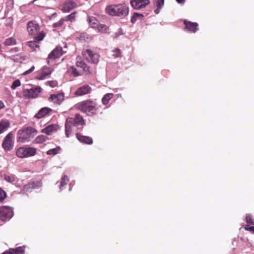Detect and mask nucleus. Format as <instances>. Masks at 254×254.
I'll use <instances>...</instances> for the list:
<instances>
[{"label": "nucleus", "mask_w": 254, "mask_h": 254, "mask_svg": "<svg viewBox=\"0 0 254 254\" xmlns=\"http://www.w3.org/2000/svg\"><path fill=\"white\" fill-rule=\"evenodd\" d=\"M83 117L80 114H76L73 118H68L65 123V134L68 137L72 132L77 130L78 127L82 128L85 125Z\"/></svg>", "instance_id": "f257e3e1"}, {"label": "nucleus", "mask_w": 254, "mask_h": 254, "mask_svg": "<svg viewBox=\"0 0 254 254\" xmlns=\"http://www.w3.org/2000/svg\"><path fill=\"white\" fill-rule=\"evenodd\" d=\"M75 108L78 111L85 113L88 116H93L97 114L98 108L97 103L88 99L78 102L75 105Z\"/></svg>", "instance_id": "f03ea898"}, {"label": "nucleus", "mask_w": 254, "mask_h": 254, "mask_svg": "<svg viewBox=\"0 0 254 254\" xmlns=\"http://www.w3.org/2000/svg\"><path fill=\"white\" fill-rule=\"evenodd\" d=\"M76 66H72L68 69V72L75 77L92 72L90 67L80 57L76 58Z\"/></svg>", "instance_id": "7ed1b4c3"}, {"label": "nucleus", "mask_w": 254, "mask_h": 254, "mask_svg": "<svg viewBox=\"0 0 254 254\" xmlns=\"http://www.w3.org/2000/svg\"><path fill=\"white\" fill-rule=\"evenodd\" d=\"M106 10L107 13L112 16L124 17L128 15V7L125 4H114L108 6Z\"/></svg>", "instance_id": "20e7f679"}, {"label": "nucleus", "mask_w": 254, "mask_h": 254, "mask_svg": "<svg viewBox=\"0 0 254 254\" xmlns=\"http://www.w3.org/2000/svg\"><path fill=\"white\" fill-rule=\"evenodd\" d=\"M37 133V131L35 128L28 127L18 131V141H29L31 138H33Z\"/></svg>", "instance_id": "39448f33"}, {"label": "nucleus", "mask_w": 254, "mask_h": 254, "mask_svg": "<svg viewBox=\"0 0 254 254\" xmlns=\"http://www.w3.org/2000/svg\"><path fill=\"white\" fill-rule=\"evenodd\" d=\"M36 149L32 147H20L17 151L16 154L19 158H23L29 157L35 155Z\"/></svg>", "instance_id": "423d86ee"}, {"label": "nucleus", "mask_w": 254, "mask_h": 254, "mask_svg": "<svg viewBox=\"0 0 254 254\" xmlns=\"http://www.w3.org/2000/svg\"><path fill=\"white\" fill-rule=\"evenodd\" d=\"M42 89L39 86H36L31 89H25L23 90V95L25 98L34 99L37 98L42 92Z\"/></svg>", "instance_id": "0eeeda50"}, {"label": "nucleus", "mask_w": 254, "mask_h": 254, "mask_svg": "<svg viewBox=\"0 0 254 254\" xmlns=\"http://www.w3.org/2000/svg\"><path fill=\"white\" fill-rule=\"evenodd\" d=\"M83 57L88 62L97 64L99 62V55L90 49H86L82 52Z\"/></svg>", "instance_id": "6e6552de"}, {"label": "nucleus", "mask_w": 254, "mask_h": 254, "mask_svg": "<svg viewBox=\"0 0 254 254\" xmlns=\"http://www.w3.org/2000/svg\"><path fill=\"white\" fill-rule=\"evenodd\" d=\"M13 212L11 208L3 206L0 207V220L6 221L13 216Z\"/></svg>", "instance_id": "1a4fd4ad"}, {"label": "nucleus", "mask_w": 254, "mask_h": 254, "mask_svg": "<svg viewBox=\"0 0 254 254\" xmlns=\"http://www.w3.org/2000/svg\"><path fill=\"white\" fill-rule=\"evenodd\" d=\"M27 29L30 35H37L41 31L40 27L36 21L31 20L27 24Z\"/></svg>", "instance_id": "9d476101"}, {"label": "nucleus", "mask_w": 254, "mask_h": 254, "mask_svg": "<svg viewBox=\"0 0 254 254\" xmlns=\"http://www.w3.org/2000/svg\"><path fill=\"white\" fill-rule=\"evenodd\" d=\"M45 36V33L43 31H41L37 35L34 37L35 40L34 41H28L26 43V45L33 50H35L36 48H39L40 46L37 43L42 41Z\"/></svg>", "instance_id": "9b49d317"}, {"label": "nucleus", "mask_w": 254, "mask_h": 254, "mask_svg": "<svg viewBox=\"0 0 254 254\" xmlns=\"http://www.w3.org/2000/svg\"><path fill=\"white\" fill-rule=\"evenodd\" d=\"M183 23L185 25L184 29L188 32L195 33L198 30V24L196 22H192L184 19Z\"/></svg>", "instance_id": "f8f14e48"}, {"label": "nucleus", "mask_w": 254, "mask_h": 254, "mask_svg": "<svg viewBox=\"0 0 254 254\" xmlns=\"http://www.w3.org/2000/svg\"><path fill=\"white\" fill-rule=\"evenodd\" d=\"M64 54L62 47H56L49 55L48 57V63L49 64L50 60H55L60 58Z\"/></svg>", "instance_id": "ddd939ff"}, {"label": "nucleus", "mask_w": 254, "mask_h": 254, "mask_svg": "<svg viewBox=\"0 0 254 254\" xmlns=\"http://www.w3.org/2000/svg\"><path fill=\"white\" fill-rule=\"evenodd\" d=\"M92 88L88 84H84L77 88L74 92V95L75 96H82L91 93Z\"/></svg>", "instance_id": "4468645a"}, {"label": "nucleus", "mask_w": 254, "mask_h": 254, "mask_svg": "<svg viewBox=\"0 0 254 254\" xmlns=\"http://www.w3.org/2000/svg\"><path fill=\"white\" fill-rule=\"evenodd\" d=\"M130 4L132 8L139 9L145 7L150 3L149 0H131Z\"/></svg>", "instance_id": "2eb2a0df"}, {"label": "nucleus", "mask_w": 254, "mask_h": 254, "mask_svg": "<svg viewBox=\"0 0 254 254\" xmlns=\"http://www.w3.org/2000/svg\"><path fill=\"white\" fill-rule=\"evenodd\" d=\"M77 6L76 3L72 0H66L62 5V10L64 12H69Z\"/></svg>", "instance_id": "dca6fc26"}, {"label": "nucleus", "mask_w": 254, "mask_h": 254, "mask_svg": "<svg viewBox=\"0 0 254 254\" xmlns=\"http://www.w3.org/2000/svg\"><path fill=\"white\" fill-rule=\"evenodd\" d=\"M64 99V94L60 93L57 94H52L49 98V101L56 104H60Z\"/></svg>", "instance_id": "f3484780"}, {"label": "nucleus", "mask_w": 254, "mask_h": 254, "mask_svg": "<svg viewBox=\"0 0 254 254\" xmlns=\"http://www.w3.org/2000/svg\"><path fill=\"white\" fill-rule=\"evenodd\" d=\"M52 72V69L50 67L44 66L43 67L39 74L36 76V78L38 80H43L46 77L50 75Z\"/></svg>", "instance_id": "a211bd4d"}, {"label": "nucleus", "mask_w": 254, "mask_h": 254, "mask_svg": "<svg viewBox=\"0 0 254 254\" xmlns=\"http://www.w3.org/2000/svg\"><path fill=\"white\" fill-rule=\"evenodd\" d=\"M52 111V109L48 107L41 108L38 112L35 114L34 117L38 119H40L49 115Z\"/></svg>", "instance_id": "6ab92c4d"}, {"label": "nucleus", "mask_w": 254, "mask_h": 254, "mask_svg": "<svg viewBox=\"0 0 254 254\" xmlns=\"http://www.w3.org/2000/svg\"><path fill=\"white\" fill-rule=\"evenodd\" d=\"M59 129V126L57 124H52L48 126L42 130V132L47 135H51L53 133L57 131Z\"/></svg>", "instance_id": "aec40b11"}, {"label": "nucleus", "mask_w": 254, "mask_h": 254, "mask_svg": "<svg viewBox=\"0 0 254 254\" xmlns=\"http://www.w3.org/2000/svg\"><path fill=\"white\" fill-rule=\"evenodd\" d=\"M24 247H18L15 248H10L5 251L1 254H24Z\"/></svg>", "instance_id": "412c9836"}, {"label": "nucleus", "mask_w": 254, "mask_h": 254, "mask_svg": "<svg viewBox=\"0 0 254 254\" xmlns=\"http://www.w3.org/2000/svg\"><path fill=\"white\" fill-rule=\"evenodd\" d=\"M10 127L9 120L2 119L0 121V134L6 131Z\"/></svg>", "instance_id": "4be33fe9"}, {"label": "nucleus", "mask_w": 254, "mask_h": 254, "mask_svg": "<svg viewBox=\"0 0 254 254\" xmlns=\"http://www.w3.org/2000/svg\"><path fill=\"white\" fill-rule=\"evenodd\" d=\"M77 139L82 143H92L93 140L91 137L83 136L79 133L76 134Z\"/></svg>", "instance_id": "5701e85b"}, {"label": "nucleus", "mask_w": 254, "mask_h": 254, "mask_svg": "<svg viewBox=\"0 0 254 254\" xmlns=\"http://www.w3.org/2000/svg\"><path fill=\"white\" fill-rule=\"evenodd\" d=\"M164 4V0H154V5L156 8L154 10L156 14H158L160 9L162 7Z\"/></svg>", "instance_id": "b1692460"}, {"label": "nucleus", "mask_w": 254, "mask_h": 254, "mask_svg": "<svg viewBox=\"0 0 254 254\" xmlns=\"http://www.w3.org/2000/svg\"><path fill=\"white\" fill-rule=\"evenodd\" d=\"M87 21L90 26L94 29L96 28L99 24L97 19L93 16H89Z\"/></svg>", "instance_id": "393cba45"}, {"label": "nucleus", "mask_w": 254, "mask_h": 254, "mask_svg": "<svg viewBox=\"0 0 254 254\" xmlns=\"http://www.w3.org/2000/svg\"><path fill=\"white\" fill-rule=\"evenodd\" d=\"M114 94L113 93H107L104 95L102 99V102L104 105H107L109 101L113 98Z\"/></svg>", "instance_id": "a878e982"}, {"label": "nucleus", "mask_w": 254, "mask_h": 254, "mask_svg": "<svg viewBox=\"0 0 254 254\" xmlns=\"http://www.w3.org/2000/svg\"><path fill=\"white\" fill-rule=\"evenodd\" d=\"M143 17V15L142 14L134 12L133 16L131 17L130 21L131 23H134L137 19L141 20Z\"/></svg>", "instance_id": "bb28decb"}, {"label": "nucleus", "mask_w": 254, "mask_h": 254, "mask_svg": "<svg viewBox=\"0 0 254 254\" xmlns=\"http://www.w3.org/2000/svg\"><path fill=\"white\" fill-rule=\"evenodd\" d=\"M96 29H97L99 32L106 33L107 30H109V27L105 24L99 23Z\"/></svg>", "instance_id": "cd10ccee"}, {"label": "nucleus", "mask_w": 254, "mask_h": 254, "mask_svg": "<svg viewBox=\"0 0 254 254\" xmlns=\"http://www.w3.org/2000/svg\"><path fill=\"white\" fill-rule=\"evenodd\" d=\"M16 43V40L13 37H10L5 39L3 43V44L5 46H11L15 45Z\"/></svg>", "instance_id": "c85d7f7f"}, {"label": "nucleus", "mask_w": 254, "mask_h": 254, "mask_svg": "<svg viewBox=\"0 0 254 254\" xmlns=\"http://www.w3.org/2000/svg\"><path fill=\"white\" fill-rule=\"evenodd\" d=\"M77 12L74 11L72 12L69 15L64 17L66 21H70L71 22H73L75 20V17L76 15Z\"/></svg>", "instance_id": "c756f323"}, {"label": "nucleus", "mask_w": 254, "mask_h": 254, "mask_svg": "<svg viewBox=\"0 0 254 254\" xmlns=\"http://www.w3.org/2000/svg\"><path fill=\"white\" fill-rule=\"evenodd\" d=\"M69 182V179L68 177L66 175H63V176L62 178L61 181V184H60V189L62 190L63 187L64 186L67 185V184Z\"/></svg>", "instance_id": "7c9ffc66"}, {"label": "nucleus", "mask_w": 254, "mask_h": 254, "mask_svg": "<svg viewBox=\"0 0 254 254\" xmlns=\"http://www.w3.org/2000/svg\"><path fill=\"white\" fill-rule=\"evenodd\" d=\"M13 137L12 132L8 133L5 137L2 143H11Z\"/></svg>", "instance_id": "2f4dec72"}, {"label": "nucleus", "mask_w": 254, "mask_h": 254, "mask_svg": "<svg viewBox=\"0 0 254 254\" xmlns=\"http://www.w3.org/2000/svg\"><path fill=\"white\" fill-rule=\"evenodd\" d=\"M48 137L44 135H40L37 136L35 140V143H43V142H45L47 139Z\"/></svg>", "instance_id": "473e14b6"}, {"label": "nucleus", "mask_w": 254, "mask_h": 254, "mask_svg": "<svg viewBox=\"0 0 254 254\" xmlns=\"http://www.w3.org/2000/svg\"><path fill=\"white\" fill-rule=\"evenodd\" d=\"M61 150V148L60 147H57L55 148H53V149H51L50 150H49L47 152V153L48 155H56V154H57L58 153H59L60 152Z\"/></svg>", "instance_id": "72a5a7b5"}, {"label": "nucleus", "mask_w": 254, "mask_h": 254, "mask_svg": "<svg viewBox=\"0 0 254 254\" xmlns=\"http://www.w3.org/2000/svg\"><path fill=\"white\" fill-rule=\"evenodd\" d=\"M34 188V183H29L23 187V191L25 192L31 191Z\"/></svg>", "instance_id": "f704fd0d"}, {"label": "nucleus", "mask_w": 254, "mask_h": 254, "mask_svg": "<svg viewBox=\"0 0 254 254\" xmlns=\"http://www.w3.org/2000/svg\"><path fill=\"white\" fill-rule=\"evenodd\" d=\"M4 179L6 181L10 183H12L15 181V176L13 175H5L4 176Z\"/></svg>", "instance_id": "c9c22d12"}, {"label": "nucleus", "mask_w": 254, "mask_h": 254, "mask_svg": "<svg viewBox=\"0 0 254 254\" xmlns=\"http://www.w3.org/2000/svg\"><path fill=\"white\" fill-rule=\"evenodd\" d=\"M246 221L248 224L254 225V219L250 214L246 215Z\"/></svg>", "instance_id": "e433bc0d"}, {"label": "nucleus", "mask_w": 254, "mask_h": 254, "mask_svg": "<svg viewBox=\"0 0 254 254\" xmlns=\"http://www.w3.org/2000/svg\"><path fill=\"white\" fill-rule=\"evenodd\" d=\"M21 85L20 81L19 79H17L14 80L12 85H11V88L12 90L15 89L17 87L20 86Z\"/></svg>", "instance_id": "4c0bfd02"}, {"label": "nucleus", "mask_w": 254, "mask_h": 254, "mask_svg": "<svg viewBox=\"0 0 254 254\" xmlns=\"http://www.w3.org/2000/svg\"><path fill=\"white\" fill-rule=\"evenodd\" d=\"M13 23V18H12L11 17H9L8 18H7V19L6 20V22L5 23V25L7 27L12 28Z\"/></svg>", "instance_id": "58836bf2"}, {"label": "nucleus", "mask_w": 254, "mask_h": 254, "mask_svg": "<svg viewBox=\"0 0 254 254\" xmlns=\"http://www.w3.org/2000/svg\"><path fill=\"white\" fill-rule=\"evenodd\" d=\"M6 192L0 188V202H3L4 199L6 197Z\"/></svg>", "instance_id": "ea45409f"}, {"label": "nucleus", "mask_w": 254, "mask_h": 254, "mask_svg": "<svg viewBox=\"0 0 254 254\" xmlns=\"http://www.w3.org/2000/svg\"><path fill=\"white\" fill-rule=\"evenodd\" d=\"M113 56L115 58L120 57L121 56V51L119 48H116L113 50Z\"/></svg>", "instance_id": "a19ab883"}, {"label": "nucleus", "mask_w": 254, "mask_h": 254, "mask_svg": "<svg viewBox=\"0 0 254 254\" xmlns=\"http://www.w3.org/2000/svg\"><path fill=\"white\" fill-rule=\"evenodd\" d=\"M66 21L64 18L61 19L59 21L54 23L53 27H59L62 26L64 23Z\"/></svg>", "instance_id": "79ce46f5"}, {"label": "nucleus", "mask_w": 254, "mask_h": 254, "mask_svg": "<svg viewBox=\"0 0 254 254\" xmlns=\"http://www.w3.org/2000/svg\"><path fill=\"white\" fill-rule=\"evenodd\" d=\"M2 146L5 151H9L13 148L12 144H2Z\"/></svg>", "instance_id": "37998d69"}, {"label": "nucleus", "mask_w": 254, "mask_h": 254, "mask_svg": "<svg viewBox=\"0 0 254 254\" xmlns=\"http://www.w3.org/2000/svg\"><path fill=\"white\" fill-rule=\"evenodd\" d=\"M47 84L49 85L51 87H55L58 85V82L56 80L48 81L47 82Z\"/></svg>", "instance_id": "c03bdc74"}, {"label": "nucleus", "mask_w": 254, "mask_h": 254, "mask_svg": "<svg viewBox=\"0 0 254 254\" xmlns=\"http://www.w3.org/2000/svg\"><path fill=\"white\" fill-rule=\"evenodd\" d=\"M245 229L246 231L252 232L253 233H254V226H250L249 225H246L245 227Z\"/></svg>", "instance_id": "a18cd8bd"}, {"label": "nucleus", "mask_w": 254, "mask_h": 254, "mask_svg": "<svg viewBox=\"0 0 254 254\" xmlns=\"http://www.w3.org/2000/svg\"><path fill=\"white\" fill-rule=\"evenodd\" d=\"M35 69L34 66H32L29 70H27L23 72V75H27L31 72H32Z\"/></svg>", "instance_id": "49530a36"}, {"label": "nucleus", "mask_w": 254, "mask_h": 254, "mask_svg": "<svg viewBox=\"0 0 254 254\" xmlns=\"http://www.w3.org/2000/svg\"><path fill=\"white\" fill-rule=\"evenodd\" d=\"M5 107L4 104L2 101H0V110L3 109Z\"/></svg>", "instance_id": "de8ad7c7"}, {"label": "nucleus", "mask_w": 254, "mask_h": 254, "mask_svg": "<svg viewBox=\"0 0 254 254\" xmlns=\"http://www.w3.org/2000/svg\"><path fill=\"white\" fill-rule=\"evenodd\" d=\"M176 1L179 3H183L185 2V0H176Z\"/></svg>", "instance_id": "09e8293b"}, {"label": "nucleus", "mask_w": 254, "mask_h": 254, "mask_svg": "<svg viewBox=\"0 0 254 254\" xmlns=\"http://www.w3.org/2000/svg\"><path fill=\"white\" fill-rule=\"evenodd\" d=\"M37 0H33L32 1H31L29 4L34 3Z\"/></svg>", "instance_id": "8fccbe9b"}, {"label": "nucleus", "mask_w": 254, "mask_h": 254, "mask_svg": "<svg viewBox=\"0 0 254 254\" xmlns=\"http://www.w3.org/2000/svg\"><path fill=\"white\" fill-rule=\"evenodd\" d=\"M1 52H2V51L1 50V46L0 45V53Z\"/></svg>", "instance_id": "3c124183"}, {"label": "nucleus", "mask_w": 254, "mask_h": 254, "mask_svg": "<svg viewBox=\"0 0 254 254\" xmlns=\"http://www.w3.org/2000/svg\"><path fill=\"white\" fill-rule=\"evenodd\" d=\"M1 71V69L0 68V71Z\"/></svg>", "instance_id": "603ef678"}]
</instances>
